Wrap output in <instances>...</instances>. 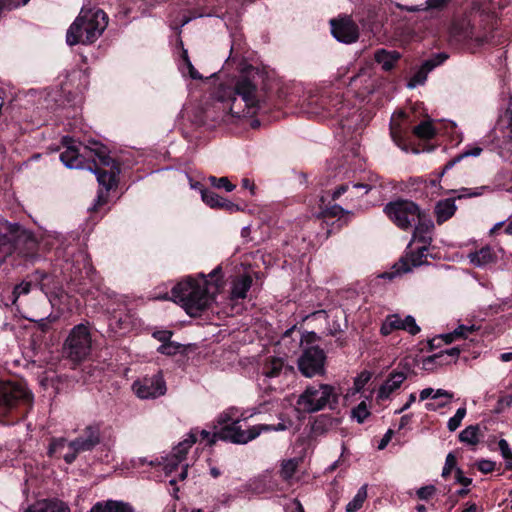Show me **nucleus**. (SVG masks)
Listing matches in <instances>:
<instances>
[{"label":"nucleus","instance_id":"obj_51","mask_svg":"<svg viewBox=\"0 0 512 512\" xmlns=\"http://www.w3.org/2000/svg\"><path fill=\"white\" fill-rule=\"evenodd\" d=\"M465 415H466V408L465 407L458 408L455 415L448 420L447 428L449 429V431H451V432L455 431L461 425V422H462L463 418L465 417Z\"/></svg>","mask_w":512,"mask_h":512},{"label":"nucleus","instance_id":"obj_59","mask_svg":"<svg viewBox=\"0 0 512 512\" xmlns=\"http://www.w3.org/2000/svg\"><path fill=\"white\" fill-rule=\"evenodd\" d=\"M489 186H481L477 188H462L461 191L465 192V195H458L457 198L461 199L463 197H478L482 195L484 190H488Z\"/></svg>","mask_w":512,"mask_h":512},{"label":"nucleus","instance_id":"obj_8","mask_svg":"<svg viewBox=\"0 0 512 512\" xmlns=\"http://www.w3.org/2000/svg\"><path fill=\"white\" fill-rule=\"evenodd\" d=\"M343 72L338 71V82L347 85L348 88L362 101H365L369 95L379 90L385 83L383 76L378 75L374 66H360L359 70L350 73L348 66L342 67Z\"/></svg>","mask_w":512,"mask_h":512},{"label":"nucleus","instance_id":"obj_54","mask_svg":"<svg viewBox=\"0 0 512 512\" xmlns=\"http://www.w3.org/2000/svg\"><path fill=\"white\" fill-rule=\"evenodd\" d=\"M403 330L407 331L411 335H416L421 331L420 327L417 325L415 321V318L411 315H407L404 318Z\"/></svg>","mask_w":512,"mask_h":512},{"label":"nucleus","instance_id":"obj_3","mask_svg":"<svg viewBox=\"0 0 512 512\" xmlns=\"http://www.w3.org/2000/svg\"><path fill=\"white\" fill-rule=\"evenodd\" d=\"M41 258L36 237L18 223H0V266L34 264Z\"/></svg>","mask_w":512,"mask_h":512},{"label":"nucleus","instance_id":"obj_63","mask_svg":"<svg viewBox=\"0 0 512 512\" xmlns=\"http://www.w3.org/2000/svg\"><path fill=\"white\" fill-rule=\"evenodd\" d=\"M455 481H456V483L461 484L464 487H468L469 485L472 484V479L469 477H466L464 475L463 470L460 468H457L455 471Z\"/></svg>","mask_w":512,"mask_h":512},{"label":"nucleus","instance_id":"obj_36","mask_svg":"<svg viewBox=\"0 0 512 512\" xmlns=\"http://www.w3.org/2000/svg\"><path fill=\"white\" fill-rule=\"evenodd\" d=\"M404 319H401L398 314L388 315L381 325L380 333L383 336L390 335L394 330H403Z\"/></svg>","mask_w":512,"mask_h":512},{"label":"nucleus","instance_id":"obj_23","mask_svg":"<svg viewBox=\"0 0 512 512\" xmlns=\"http://www.w3.org/2000/svg\"><path fill=\"white\" fill-rule=\"evenodd\" d=\"M413 226V239L424 245H430L432 238L429 236V233L434 228V224L430 216L425 211L421 210L419 217L416 218V223Z\"/></svg>","mask_w":512,"mask_h":512},{"label":"nucleus","instance_id":"obj_41","mask_svg":"<svg viewBox=\"0 0 512 512\" xmlns=\"http://www.w3.org/2000/svg\"><path fill=\"white\" fill-rule=\"evenodd\" d=\"M390 135L395 144L402 148L407 149V136L406 132L402 129L400 124L393 119L390 122Z\"/></svg>","mask_w":512,"mask_h":512},{"label":"nucleus","instance_id":"obj_37","mask_svg":"<svg viewBox=\"0 0 512 512\" xmlns=\"http://www.w3.org/2000/svg\"><path fill=\"white\" fill-rule=\"evenodd\" d=\"M193 188H199L202 201L212 209H216L220 203L222 197L219 196L215 191L204 187L201 183L197 182L192 186Z\"/></svg>","mask_w":512,"mask_h":512},{"label":"nucleus","instance_id":"obj_26","mask_svg":"<svg viewBox=\"0 0 512 512\" xmlns=\"http://www.w3.org/2000/svg\"><path fill=\"white\" fill-rule=\"evenodd\" d=\"M483 149L479 146H467L463 152H461L460 154L456 155L455 157H453L452 159H450L442 168V171L438 174V177L436 179H431L430 180V185L432 187H435L439 184L440 182V178L448 171L450 170L451 168H453L457 163H459L462 159L466 158V157H469V156H474V157H477L479 156L481 153H482Z\"/></svg>","mask_w":512,"mask_h":512},{"label":"nucleus","instance_id":"obj_39","mask_svg":"<svg viewBox=\"0 0 512 512\" xmlns=\"http://www.w3.org/2000/svg\"><path fill=\"white\" fill-rule=\"evenodd\" d=\"M401 58V54L396 50L378 49L374 53V60L377 64H395Z\"/></svg>","mask_w":512,"mask_h":512},{"label":"nucleus","instance_id":"obj_15","mask_svg":"<svg viewBox=\"0 0 512 512\" xmlns=\"http://www.w3.org/2000/svg\"><path fill=\"white\" fill-rule=\"evenodd\" d=\"M330 26L333 37L339 42L352 44L359 38V27L350 16L333 18L330 20Z\"/></svg>","mask_w":512,"mask_h":512},{"label":"nucleus","instance_id":"obj_34","mask_svg":"<svg viewBox=\"0 0 512 512\" xmlns=\"http://www.w3.org/2000/svg\"><path fill=\"white\" fill-rule=\"evenodd\" d=\"M68 441L64 437L51 438L47 455L50 458H63L66 452H68Z\"/></svg>","mask_w":512,"mask_h":512},{"label":"nucleus","instance_id":"obj_29","mask_svg":"<svg viewBox=\"0 0 512 512\" xmlns=\"http://www.w3.org/2000/svg\"><path fill=\"white\" fill-rule=\"evenodd\" d=\"M455 198H446L437 202L435 206L436 221L439 225L448 221L456 212Z\"/></svg>","mask_w":512,"mask_h":512},{"label":"nucleus","instance_id":"obj_2","mask_svg":"<svg viewBox=\"0 0 512 512\" xmlns=\"http://www.w3.org/2000/svg\"><path fill=\"white\" fill-rule=\"evenodd\" d=\"M209 276L211 280L201 275V281L188 277L171 290L174 302L180 303L190 317H200L215 301V292L222 285L221 266H217Z\"/></svg>","mask_w":512,"mask_h":512},{"label":"nucleus","instance_id":"obj_44","mask_svg":"<svg viewBox=\"0 0 512 512\" xmlns=\"http://www.w3.org/2000/svg\"><path fill=\"white\" fill-rule=\"evenodd\" d=\"M33 289L32 284L29 279H25L19 284L15 285L13 291L11 293L10 299L12 304H15L20 297V295H26Z\"/></svg>","mask_w":512,"mask_h":512},{"label":"nucleus","instance_id":"obj_55","mask_svg":"<svg viewBox=\"0 0 512 512\" xmlns=\"http://www.w3.org/2000/svg\"><path fill=\"white\" fill-rule=\"evenodd\" d=\"M477 469L483 474H489L495 470L496 463L488 459H481L476 463Z\"/></svg>","mask_w":512,"mask_h":512},{"label":"nucleus","instance_id":"obj_57","mask_svg":"<svg viewBox=\"0 0 512 512\" xmlns=\"http://www.w3.org/2000/svg\"><path fill=\"white\" fill-rule=\"evenodd\" d=\"M43 272L44 270L36 269L34 272L27 276L33 288H38L39 290L41 289V284L43 281Z\"/></svg>","mask_w":512,"mask_h":512},{"label":"nucleus","instance_id":"obj_62","mask_svg":"<svg viewBox=\"0 0 512 512\" xmlns=\"http://www.w3.org/2000/svg\"><path fill=\"white\" fill-rule=\"evenodd\" d=\"M371 375L368 372H362L360 375H358L354 381V385L357 391H360L364 388V386L368 383L370 380Z\"/></svg>","mask_w":512,"mask_h":512},{"label":"nucleus","instance_id":"obj_20","mask_svg":"<svg viewBox=\"0 0 512 512\" xmlns=\"http://www.w3.org/2000/svg\"><path fill=\"white\" fill-rule=\"evenodd\" d=\"M429 245L422 244L421 247L415 251L407 252L405 256L401 257L394 265L397 274L407 273L411 271L412 267H419L427 263V251Z\"/></svg>","mask_w":512,"mask_h":512},{"label":"nucleus","instance_id":"obj_46","mask_svg":"<svg viewBox=\"0 0 512 512\" xmlns=\"http://www.w3.org/2000/svg\"><path fill=\"white\" fill-rule=\"evenodd\" d=\"M343 214H349L348 211H345L340 205L334 204L326 207L321 212V217L324 222L328 223V220L342 216Z\"/></svg>","mask_w":512,"mask_h":512},{"label":"nucleus","instance_id":"obj_64","mask_svg":"<svg viewBox=\"0 0 512 512\" xmlns=\"http://www.w3.org/2000/svg\"><path fill=\"white\" fill-rule=\"evenodd\" d=\"M449 59L446 52H439L434 54L433 58L425 60L422 64H442Z\"/></svg>","mask_w":512,"mask_h":512},{"label":"nucleus","instance_id":"obj_42","mask_svg":"<svg viewBox=\"0 0 512 512\" xmlns=\"http://www.w3.org/2000/svg\"><path fill=\"white\" fill-rule=\"evenodd\" d=\"M367 498V485L361 486L353 499L346 505V512H357Z\"/></svg>","mask_w":512,"mask_h":512},{"label":"nucleus","instance_id":"obj_25","mask_svg":"<svg viewBox=\"0 0 512 512\" xmlns=\"http://www.w3.org/2000/svg\"><path fill=\"white\" fill-rule=\"evenodd\" d=\"M406 378L407 376L404 372L392 371L378 390V400L389 399L390 395L401 387Z\"/></svg>","mask_w":512,"mask_h":512},{"label":"nucleus","instance_id":"obj_52","mask_svg":"<svg viewBox=\"0 0 512 512\" xmlns=\"http://www.w3.org/2000/svg\"><path fill=\"white\" fill-rule=\"evenodd\" d=\"M456 465H457V459H456L455 455L452 452L448 453V455L446 456V460H445V464H444L441 476L443 478L447 479L453 470L456 471V469H457Z\"/></svg>","mask_w":512,"mask_h":512},{"label":"nucleus","instance_id":"obj_10","mask_svg":"<svg viewBox=\"0 0 512 512\" xmlns=\"http://www.w3.org/2000/svg\"><path fill=\"white\" fill-rule=\"evenodd\" d=\"M421 209L411 200L398 198L384 206V213L398 228L408 230L416 223Z\"/></svg>","mask_w":512,"mask_h":512},{"label":"nucleus","instance_id":"obj_33","mask_svg":"<svg viewBox=\"0 0 512 512\" xmlns=\"http://www.w3.org/2000/svg\"><path fill=\"white\" fill-rule=\"evenodd\" d=\"M419 69L416 71H410V75L407 77L406 86L409 89H414L419 85H424L429 72H431L436 66H418Z\"/></svg>","mask_w":512,"mask_h":512},{"label":"nucleus","instance_id":"obj_6","mask_svg":"<svg viewBox=\"0 0 512 512\" xmlns=\"http://www.w3.org/2000/svg\"><path fill=\"white\" fill-rule=\"evenodd\" d=\"M242 69L236 78L232 100L240 97L248 108L260 109L261 91L270 90L269 66H241Z\"/></svg>","mask_w":512,"mask_h":512},{"label":"nucleus","instance_id":"obj_28","mask_svg":"<svg viewBox=\"0 0 512 512\" xmlns=\"http://www.w3.org/2000/svg\"><path fill=\"white\" fill-rule=\"evenodd\" d=\"M253 279L249 274H243L236 277L231 286V299L238 300L246 298L247 292L251 288Z\"/></svg>","mask_w":512,"mask_h":512},{"label":"nucleus","instance_id":"obj_4","mask_svg":"<svg viewBox=\"0 0 512 512\" xmlns=\"http://www.w3.org/2000/svg\"><path fill=\"white\" fill-rule=\"evenodd\" d=\"M301 105L307 113L338 118L342 126L353 113L343 92L332 84L309 90Z\"/></svg>","mask_w":512,"mask_h":512},{"label":"nucleus","instance_id":"obj_40","mask_svg":"<svg viewBox=\"0 0 512 512\" xmlns=\"http://www.w3.org/2000/svg\"><path fill=\"white\" fill-rule=\"evenodd\" d=\"M413 134L419 139L430 140L436 135V130L430 120H425L413 128Z\"/></svg>","mask_w":512,"mask_h":512},{"label":"nucleus","instance_id":"obj_16","mask_svg":"<svg viewBox=\"0 0 512 512\" xmlns=\"http://www.w3.org/2000/svg\"><path fill=\"white\" fill-rule=\"evenodd\" d=\"M132 388L141 399H154L166 393V383L161 373L135 381Z\"/></svg>","mask_w":512,"mask_h":512},{"label":"nucleus","instance_id":"obj_38","mask_svg":"<svg viewBox=\"0 0 512 512\" xmlns=\"http://www.w3.org/2000/svg\"><path fill=\"white\" fill-rule=\"evenodd\" d=\"M459 441L471 446H476L480 442L479 425H469L459 434Z\"/></svg>","mask_w":512,"mask_h":512},{"label":"nucleus","instance_id":"obj_45","mask_svg":"<svg viewBox=\"0 0 512 512\" xmlns=\"http://www.w3.org/2000/svg\"><path fill=\"white\" fill-rule=\"evenodd\" d=\"M440 397H445L448 400H451L453 398V393L443 389H438L434 391L433 388H425L420 392L421 401L426 400L428 398L438 399Z\"/></svg>","mask_w":512,"mask_h":512},{"label":"nucleus","instance_id":"obj_32","mask_svg":"<svg viewBox=\"0 0 512 512\" xmlns=\"http://www.w3.org/2000/svg\"><path fill=\"white\" fill-rule=\"evenodd\" d=\"M25 512H69V508L63 502L45 500L30 506Z\"/></svg>","mask_w":512,"mask_h":512},{"label":"nucleus","instance_id":"obj_49","mask_svg":"<svg viewBox=\"0 0 512 512\" xmlns=\"http://www.w3.org/2000/svg\"><path fill=\"white\" fill-rule=\"evenodd\" d=\"M245 208H246L245 204L241 205L239 203L232 202V201L222 197V199L216 209L223 210V211H226L231 214V213H234L237 211H244Z\"/></svg>","mask_w":512,"mask_h":512},{"label":"nucleus","instance_id":"obj_14","mask_svg":"<svg viewBox=\"0 0 512 512\" xmlns=\"http://www.w3.org/2000/svg\"><path fill=\"white\" fill-rule=\"evenodd\" d=\"M137 325L135 314L127 309L113 311L108 318L109 337L116 340L131 332Z\"/></svg>","mask_w":512,"mask_h":512},{"label":"nucleus","instance_id":"obj_12","mask_svg":"<svg viewBox=\"0 0 512 512\" xmlns=\"http://www.w3.org/2000/svg\"><path fill=\"white\" fill-rule=\"evenodd\" d=\"M91 334L85 324H78L72 328L65 343L64 353L73 362H81L90 354Z\"/></svg>","mask_w":512,"mask_h":512},{"label":"nucleus","instance_id":"obj_27","mask_svg":"<svg viewBox=\"0 0 512 512\" xmlns=\"http://www.w3.org/2000/svg\"><path fill=\"white\" fill-rule=\"evenodd\" d=\"M284 370L285 374L292 373L294 371L293 366L285 365V360L281 357H268L266 358L262 374L268 378L278 377Z\"/></svg>","mask_w":512,"mask_h":512},{"label":"nucleus","instance_id":"obj_18","mask_svg":"<svg viewBox=\"0 0 512 512\" xmlns=\"http://www.w3.org/2000/svg\"><path fill=\"white\" fill-rule=\"evenodd\" d=\"M286 429V425L284 423H278L277 425H268V424H259L248 429H226L227 433L232 432V434H228V438L234 441V444H246L249 441L256 439L262 432H270V431H283ZM227 437V434L224 435Z\"/></svg>","mask_w":512,"mask_h":512},{"label":"nucleus","instance_id":"obj_31","mask_svg":"<svg viewBox=\"0 0 512 512\" xmlns=\"http://www.w3.org/2000/svg\"><path fill=\"white\" fill-rule=\"evenodd\" d=\"M469 258L470 262L474 265L485 266L487 264L495 263L497 255L491 247L485 246L473 253H470Z\"/></svg>","mask_w":512,"mask_h":512},{"label":"nucleus","instance_id":"obj_43","mask_svg":"<svg viewBox=\"0 0 512 512\" xmlns=\"http://www.w3.org/2000/svg\"><path fill=\"white\" fill-rule=\"evenodd\" d=\"M58 289V281L54 274L44 271L41 289L45 295L53 294Z\"/></svg>","mask_w":512,"mask_h":512},{"label":"nucleus","instance_id":"obj_48","mask_svg":"<svg viewBox=\"0 0 512 512\" xmlns=\"http://www.w3.org/2000/svg\"><path fill=\"white\" fill-rule=\"evenodd\" d=\"M182 349H183L182 344L170 340L165 344H161L157 348V352L160 354H163V355H167V356H174L177 353H179Z\"/></svg>","mask_w":512,"mask_h":512},{"label":"nucleus","instance_id":"obj_21","mask_svg":"<svg viewBox=\"0 0 512 512\" xmlns=\"http://www.w3.org/2000/svg\"><path fill=\"white\" fill-rule=\"evenodd\" d=\"M333 414H320L313 420L311 431L315 436L324 435L328 431L337 428L343 420L340 410Z\"/></svg>","mask_w":512,"mask_h":512},{"label":"nucleus","instance_id":"obj_11","mask_svg":"<svg viewBox=\"0 0 512 512\" xmlns=\"http://www.w3.org/2000/svg\"><path fill=\"white\" fill-rule=\"evenodd\" d=\"M101 443V423H93L86 426L79 435L69 441L68 452L64 455V461L72 464L79 454L91 452Z\"/></svg>","mask_w":512,"mask_h":512},{"label":"nucleus","instance_id":"obj_19","mask_svg":"<svg viewBox=\"0 0 512 512\" xmlns=\"http://www.w3.org/2000/svg\"><path fill=\"white\" fill-rule=\"evenodd\" d=\"M80 279H88L91 286L88 287L85 282L79 281L77 284V291L82 296L95 299L96 292L99 290L100 281L97 279L95 268L87 257L83 259V270H80Z\"/></svg>","mask_w":512,"mask_h":512},{"label":"nucleus","instance_id":"obj_47","mask_svg":"<svg viewBox=\"0 0 512 512\" xmlns=\"http://www.w3.org/2000/svg\"><path fill=\"white\" fill-rule=\"evenodd\" d=\"M209 184L217 189H224L227 192H231L235 189V185L231 183V181L228 179V177H216V176H209L208 178Z\"/></svg>","mask_w":512,"mask_h":512},{"label":"nucleus","instance_id":"obj_60","mask_svg":"<svg viewBox=\"0 0 512 512\" xmlns=\"http://www.w3.org/2000/svg\"><path fill=\"white\" fill-rule=\"evenodd\" d=\"M474 331H475L474 325H472V326L460 325L453 332H454V335H456L458 339L459 338L466 339V338H468V335Z\"/></svg>","mask_w":512,"mask_h":512},{"label":"nucleus","instance_id":"obj_35","mask_svg":"<svg viewBox=\"0 0 512 512\" xmlns=\"http://www.w3.org/2000/svg\"><path fill=\"white\" fill-rule=\"evenodd\" d=\"M298 333L299 334V340H300V345H304L306 344L307 346H315L314 343H316L318 340H319V336L314 332V331H304V332H301L300 330H297V326L294 325L292 326L291 328L287 329L283 336H282V339H286L288 337H292V335L294 333Z\"/></svg>","mask_w":512,"mask_h":512},{"label":"nucleus","instance_id":"obj_17","mask_svg":"<svg viewBox=\"0 0 512 512\" xmlns=\"http://www.w3.org/2000/svg\"><path fill=\"white\" fill-rule=\"evenodd\" d=\"M89 74L86 70L73 67L67 71L64 79L60 80L59 86L63 94L71 96L73 99L82 94L88 86Z\"/></svg>","mask_w":512,"mask_h":512},{"label":"nucleus","instance_id":"obj_1","mask_svg":"<svg viewBox=\"0 0 512 512\" xmlns=\"http://www.w3.org/2000/svg\"><path fill=\"white\" fill-rule=\"evenodd\" d=\"M65 150L60 153L61 162L68 168L87 169L97 176L101 187L91 212H98L108 203L109 191L118 184L121 165L110 156L107 146L91 141L89 145L75 141L69 136L62 138Z\"/></svg>","mask_w":512,"mask_h":512},{"label":"nucleus","instance_id":"obj_50","mask_svg":"<svg viewBox=\"0 0 512 512\" xmlns=\"http://www.w3.org/2000/svg\"><path fill=\"white\" fill-rule=\"evenodd\" d=\"M507 235L512 236V216H510L507 220L496 223L490 230V235L495 236L498 235L501 231Z\"/></svg>","mask_w":512,"mask_h":512},{"label":"nucleus","instance_id":"obj_5","mask_svg":"<svg viewBox=\"0 0 512 512\" xmlns=\"http://www.w3.org/2000/svg\"><path fill=\"white\" fill-rule=\"evenodd\" d=\"M33 393L20 383L0 380V423L14 425L33 407Z\"/></svg>","mask_w":512,"mask_h":512},{"label":"nucleus","instance_id":"obj_53","mask_svg":"<svg viewBox=\"0 0 512 512\" xmlns=\"http://www.w3.org/2000/svg\"><path fill=\"white\" fill-rule=\"evenodd\" d=\"M352 415L356 418L358 423H363L366 418L370 415V412L367 409L366 403L362 401L359 403L353 410Z\"/></svg>","mask_w":512,"mask_h":512},{"label":"nucleus","instance_id":"obj_61","mask_svg":"<svg viewBox=\"0 0 512 512\" xmlns=\"http://www.w3.org/2000/svg\"><path fill=\"white\" fill-rule=\"evenodd\" d=\"M173 335V332L170 331V330H157L155 332H153L152 336L158 340L159 342H161L162 344H165L167 343L168 341L171 340V337Z\"/></svg>","mask_w":512,"mask_h":512},{"label":"nucleus","instance_id":"obj_56","mask_svg":"<svg viewBox=\"0 0 512 512\" xmlns=\"http://www.w3.org/2000/svg\"><path fill=\"white\" fill-rule=\"evenodd\" d=\"M436 492V487L434 485H426L419 488L416 492L417 497L420 500H429Z\"/></svg>","mask_w":512,"mask_h":512},{"label":"nucleus","instance_id":"obj_58","mask_svg":"<svg viewBox=\"0 0 512 512\" xmlns=\"http://www.w3.org/2000/svg\"><path fill=\"white\" fill-rule=\"evenodd\" d=\"M498 447L502 457L506 460V463L512 462V451L508 442L505 439H500L498 442Z\"/></svg>","mask_w":512,"mask_h":512},{"label":"nucleus","instance_id":"obj_7","mask_svg":"<svg viewBox=\"0 0 512 512\" xmlns=\"http://www.w3.org/2000/svg\"><path fill=\"white\" fill-rule=\"evenodd\" d=\"M107 25L108 16L103 10L81 9L67 30L66 43L69 46L92 44L103 34Z\"/></svg>","mask_w":512,"mask_h":512},{"label":"nucleus","instance_id":"obj_24","mask_svg":"<svg viewBox=\"0 0 512 512\" xmlns=\"http://www.w3.org/2000/svg\"><path fill=\"white\" fill-rule=\"evenodd\" d=\"M216 430L211 433L207 430H199V429H195L197 430V441L200 439V442H206V445L208 446H212L216 443L217 440H223V441H226V442H231V443H234V441L228 437H224V435H228V434H232V432L230 433H227L226 432V429H241V423L239 421H235L233 422L231 425H228V426H224V427H220L219 429H217V427L215 426L214 427Z\"/></svg>","mask_w":512,"mask_h":512},{"label":"nucleus","instance_id":"obj_13","mask_svg":"<svg viewBox=\"0 0 512 512\" xmlns=\"http://www.w3.org/2000/svg\"><path fill=\"white\" fill-rule=\"evenodd\" d=\"M326 352L319 346H306L297 359V368L306 378L323 376L326 373Z\"/></svg>","mask_w":512,"mask_h":512},{"label":"nucleus","instance_id":"obj_9","mask_svg":"<svg viewBox=\"0 0 512 512\" xmlns=\"http://www.w3.org/2000/svg\"><path fill=\"white\" fill-rule=\"evenodd\" d=\"M340 393L330 384L319 383L308 385L299 396L297 404L307 413H314L328 407L335 411L338 408Z\"/></svg>","mask_w":512,"mask_h":512},{"label":"nucleus","instance_id":"obj_30","mask_svg":"<svg viewBox=\"0 0 512 512\" xmlns=\"http://www.w3.org/2000/svg\"><path fill=\"white\" fill-rule=\"evenodd\" d=\"M89 512H135L134 508L122 501L107 500L97 502L92 506Z\"/></svg>","mask_w":512,"mask_h":512},{"label":"nucleus","instance_id":"obj_22","mask_svg":"<svg viewBox=\"0 0 512 512\" xmlns=\"http://www.w3.org/2000/svg\"><path fill=\"white\" fill-rule=\"evenodd\" d=\"M197 442V430H191L188 437L180 442L173 449V457L175 458L165 466L166 474H170L178 468V465L186 458L188 450Z\"/></svg>","mask_w":512,"mask_h":512}]
</instances>
